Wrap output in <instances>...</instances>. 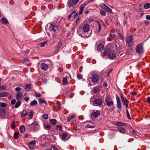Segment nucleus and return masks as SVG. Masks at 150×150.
I'll return each instance as SVG.
<instances>
[{"label": "nucleus", "mask_w": 150, "mask_h": 150, "mask_svg": "<svg viewBox=\"0 0 150 150\" xmlns=\"http://www.w3.org/2000/svg\"><path fill=\"white\" fill-rule=\"evenodd\" d=\"M100 91V89L97 87H96L93 88V92L95 93L98 92Z\"/></svg>", "instance_id": "37"}, {"label": "nucleus", "mask_w": 150, "mask_h": 150, "mask_svg": "<svg viewBox=\"0 0 150 150\" xmlns=\"http://www.w3.org/2000/svg\"><path fill=\"white\" fill-rule=\"evenodd\" d=\"M86 127L88 128H94L95 126L93 125H91L89 124H87L86 125Z\"/></svg>", "instance_id": "53"}, {"label": "nucleus", "mask_w": 150, "mask_h": 150, "mask_svg": "<svg viewBox=\"0 0 150 150\" xmlns=\"http://www.w3.org/2000/svg\"><path fill=\"white\" fill-rule=\"evenodd\" d=\"M36 144V142L35 141H33L28 143L29 145H32L33 146Z\"/></svg>", "instance_id": "50"}, {"label": "nucleus", "mask_w": 150, "mask_h": 150, "mask_svg": "<svg viewBox=\"0 0 150 150\" xmlns=\"http://www.w3.org/2000/svg\"><path fill=\"white\" fill-rule=\"evenodd\" d=\"M105 10L109 13H111L112 12V9L108 7V6L105 9Z\"/></svg>", "instance_id": "43"}, {"label": "nucleus", "mask_w": 150, "mask_h": 150, "mask_svg": "<svg viewBox=\"0 0 150 150\" xmlns=\"http://www.w3.org/2000/svg\"><path fill=\"white\" fill-rule=\"evenodd\" d=\"M144 8L146 9H148L150 8V4L147 3L145 4L144 5Z\"/></svg>", "instance_id": "34"}, {"label": "nucleus", "mask_w": 150, "mask_h": 150, "mask_svg": "<svg viewBox=\"0 0 150 150\" xmlns=\"http://www.w3.org/2000/svg\"><path fill=\"white\" fill-rule=\"evenodd\" d=\"M117 107L119 109L121 110L122 107L121 102L117 103Z\"/></svg>", "instance_id": "36"}, {"label": "nucleus", "mask_w": 150, "mask_h": 150, "mask_svg": "<svg viewBox=\"0 0 150 150\" xmlns=\"http://www.w3.org/2000/svg\"><path fill=\"white\" fill-rule=\"evenodd\" d=\"M111 96L110 95H107L105 97V101L106 103L111 100Z\"/></svg>", "instance_id": "23"}, {"label": "nucleus", "mask_w": 150, "mask_h": 150, "mask_svg": "<svg viewBox=\"0 0 150 150\" xmlns=\"http://www.w3.org/2000/svg\"><path fill=\"white\" fill-rule=\"evenodd\" d=\"M103 53L105 55L107 56L110 59H112L116 57L115 54L112 52L109 49H105Z\"/></svg>", "instance_id": "2"}, {"label": "nucleus", "mask_w": 150, "mask_h": 150, "mask_svg": "<svg viewBox=\"0 0 150 150\" xmlns=\"http://www.w3.org/2000/svg\"><path fill=\"white\" fill-rule=\"evenodd\" d=\"M57 105L58 108H60V106L61 104V103L60 101H58L57 102Z\"/></svg>", "instance_id": "61"}, {"label": "nucleus", "mask_w": 150, "mask_h": 150, "mask_svg": "<svg viewBox=\"0 0 150 150\" xmlns=\"http://www.w3.org/2000/svg\"><path fill=\"white\" fill-rule=\"evenodd\" d=\"M38 103L37 101L35 100H34L32 101L30 103V105L31 106H34L36 105Z\"/></svg>", "instance_id": "30"}, {"label": "nucleus", "mask_w": 150, "mask_h": 150, "mask_svg": "<svg viewBox=\"0 0 150 150\" xmlns=\"http://www.w3.org/2000/svg\"><path fill=\"white\" fill-rule=\"evenodd\" d=\"M91 81L93 83H97L99 81V76L95 74L93 75L91 77Z\"/></svg>", "instance_id": "8"}, {"label": "nucleus", "mask_w": 150, "mask_h": 150, "mask_svg": "<svg viewBox=\"0 0 150 150\" xmlns=\"http://www.w3.org/2000/svg\"><path fill=\"white\" fill-rule=\"evenodd\" d=\"M146 18L147 20H150V15H147L146 17Z\"/></svg>", "instance_id": "64"}, {"label": "nucleus", "mask_w": 150, "mask_h": 150, "mask_svg": "<svg viewBox=\"0 0 150 150\" xmlns=\"http://www.w3.org/2000/svg\"><path fill=\"white\" fill-rule=\"evenodd\" d=\"M126 45L129 46V43H132L133 42V38L132 35H131L129 37H127L126 38Z\"/></svg>", "instance_id": "6"}, {"label": "nucleus", "mask_w": 150, "mask_h": 150, "mask_svg": "<svg viewBox=\"0 0 150 150\" xmlns=\"http://www.w3.org/2000/svg\"><path fill=\"white\" fill-rule=\"evenodd\" d=\"M115 36L114 35L110 34V36L109 37V40L110 41H112L114 39Z\"/></svg>", "instance_id": "38"}, {"label": "nucleus", "mask_w": 150, "mask_h": 150, "mask_svg": "<svg viewBox=\"0 0 150 150\" xmlns=\"http://www.w3.org/2000/svg\"><path fill=\"white\" fill-rule=\"evenodd\" d=\"M120 39L122 40H124V37L122 35H120Z\"/></svg>", "instance_id": "62"}, {"label": "nucleus", "mask_w": 150, "mask_h": 150, "mask_svg": "<svg viewBox=\"0 0 150 150\" xmlns=\"http://www.w3.org/2000/svg\"><path fill=\"white\" fill-rule=\"evenodd\" d=\"M27 111L25 110H23L21 114V116L22 117L25 116L27 114Z\"/></svg>", "instance_id": "32"}, {"label": "nucleus", "mask_w": 150, "mask_h": 150, "mask_svg": "<svg viewBox=\"0 0 150 150\" xmlns=\"http://www.w3.org/2000/svg\"><path fill=\"white\" fill-rule=\"evenodd\" d=\"M30 127L34 131H38L40 129V125L38 122L34 121L29 125Z\"/></svg>", "instance_id": "3"}, {"label": "nucleus", "mask_w": 150, "mask_h": 150, "mask_svg": "<svg viewBox=\"0 0 150 150\" xmlns=\"http://www.w3.org/2000/svg\"><path fill=\"white\" fill-rule=\"evenodd\" d=\"M100 7L103 8L105 10L107 7V6L103 3H101L100 5Z\"/></svg>", "instance_id": "49"}, {"label": "nucleus", "mask_w": 150, "mask_h": 150, "mask_svg": "<svg viewBox=\"0 0 150 150\" xmlns=\"http://www.w3.org/2000/svg\"><path fill=\"white\" fill-rule=\"evenodd\" d=\"M92 115L94 117L96 118L100 115V113L98 111H96V112H92Z\"/></svg>", "instance_id": "20"}, {"label": "nucleus", "mask_w": 150, "mask_h": 150, "mask_svg": "<svg viewBox=\"0 0 150 150\" xmlns=\"http://www.w3.org/2000/svg\"><path fill=\"white\" fill-rule=\"evenodd\" d=\"M116 98L117 103L121 102L120 98L118 96L116 97Z\"/></svg>", "instance_id": "59"}, {"label": "nucleus", "mask_w": 150, "mask_h": 150, "mask_svg": "<svg viewBox=\"0 0 150 150\" xmlns=\"http://www.w3.org/2000/svg\"><path fill=\"white\" fill-rule=\"evenodd\" d=\"M103 45L102 44H100L98 45L97 48V50L98 51H100L103 49Z\"/></svg>", "instance_id": "22"}, {"label": "nucleus", "mask_w": 150, "mask_h": 150, "mask_svg": "<svg viewBox=\"0 0 150 150\" xmlns=\"http://www.w3.org/2000/svg\"><path fill=\"white\" fill-rule=\"evenodd\" d=\"M88 2H86L82 4L80 7V10L79 11V14L81 15L83 13V11L86 6L88 3Z\"/></svg>", "instance_id": "10"}, {"label": "nucleus", "mask_w": 150, "mask_h": 150, "mask_svg": "<svg viewBox=\"0 0 150 150\" xmlns=\"http://www.w3.org/2000/svg\"><path fill=\"white\" fill-rule=\"evenodd\" d=\"M31 88V85L30 84H27L26 85L25 87V89L26 90L29 91Z\"/></svg>", "instance_id": "25"}, {"label": "nucleus", "mask_w": 150, "mask_h": 150, "mask_svg": "<svg viewBox=\"0 0 150 150\" xmlns=\"http://www.w3.org/2000/svg\"><path fill=\"white\" fill-rule=\"evenodd\" d=\"M43 117L45 119H47L48 118V116L47 114H45L43 115Z\"/></svg>", "instance_id": "52"}, {"label": "nucleus", "mask_w": 150, "mask_h": 150, "mask_svg": "<svg viewBox=\"0 0 150 150\" xmlns=\"http://www.w3.org/2000/svg\"><path fill=\"white\" fill-rule=\"evenodd\" d=\"M14 138L15 139H17L19 137V133L18 132H15L14 134Z\"/></svg>", "instance_id": "41"}, {"label": "nucleus", "mask_w": 150, "mask_h": 150, "mask_svg": "<svg viewBox=\"0 0 150 150\" xmlns=\"http://www.w3.org/2000/svg\"><path fill=\"white\" fill-rule=\"evenodd\" d=\"M34 96L36 98H39L41 97L42 95L40 93L35 92H34Z\"/></svg>", "instance_id": "33"}, {"label": "nucleus", "mask_w": 150, "mask_h": 150, "mask_svg": "<svg viewBox=\"0 0 150 150\" xmlns=\"http://www.w3.org/2000/svg\"><path fill=\"white\" fill-rule=\"evenodd\" d=\"M74 117L75 116L74 115H71L69 117L67 118V121L68 122H69L71 120L74 118Z\"/></svg>", "instance_id": "42"}, {"label": "nucleus", "mask_w": 150, "mask_h": 150, "mask_svg": "<svg viewBox=\"0 0 150 150\" xmlns=\"http://www.w3.org/2000/svg\"><path fill=\"white\" fill-rule=\"evenodd\" d=\"M136 51L138 53H142L144 52L143 44H140L137 45L136 48Z\"/></svg>", "instance_id": "5"}, {"label": "nucleus", "mask_w": 150, "mask_h": 150, "mask_svg": "<svg viewBox=\"0 0 150 150\" xmlns=\"http://www.w3.org/2000/svg\"><path fill=\"white\" fill-rule=\"evenodd\" d=\"M103 101L100 98L95 99L93 100V103L97 105H101Z\"/></svg>", "instance_id": "11"}, {"label": "nucleus", "mask_w": 150, "mask_h": 150, "mask_svg": "<svg viewBox=\"0 0 150 150\" xmlns=\"http://www.w3.org/2000/svg\"><path fill=\"white\" fill-rule=\"evenodd\" d=\"M43 126L44 128L47 130L51 129V125L48 123H45L44 124Z\"/></svg>", "instance_id": "17"}, {"label": "nucleus", "mask_w": 150, "mask_h": 150, "mask_svg": "<svg viewBox=\"0 0 150 150\" xmlns=\"http://www.w3.org/2000/svg\"><path fill=\"white\" fill-rule=\"evenodd\" d=\"M97 22L98 23V32L99 33L100 32L101 30V27L100 23L98 21H97Z\"/></svg>", "instance_id": "48"}, {"label": "nucleus", "mask_w": 150, "mask_h": 150, "mask_svg": "<svg viewBox=\"0 0 150 150\" xmlns=\"http://www.w3.org/2000/svg\"><path fill=\"white\" fill-rule=\"evenodd\" d=\"M126 113H127V117L128 118L130 119V115L129 113V111H128V110L127 109L126 110Z\"/></svg>", "instance_id": "55"}, {"label": "nucleus", "mask_w": 150, "mask_h": 150, "mask_svg": "<svg viewBox=\"0 0 150 150\" xmlns=\"http://www.w3.org/2000/svg\"><path fill=\"white\" fill-rule=\"evenodd\" d=\"M122 122L119 121H116L114 122L113 123V125H117L118 126H121Z\"/></svg>", "instance_id": "27"}, {"label": "nucleus", "mask_w": 150, "mask_h": 150, "mask_svg": "<svg viewBox=\"0 0 150 150\" xmlns=\"http://www.w3.org/2000/svg\"><path fill=\"white\" fill-rule=\"evenodd\" d=\"M6 110L4 108H0V117H2L6 114Z\"/></svg>", "instance_id": "16"}, {"label": "nucleus", "mask_w": 150, "mask_h": 150, "mask_svg": "<svg viewBox=\"0 0 150 150\" xmlns=\"http://www.w3.org/2000/svg\"><path fill=\"white\" fill-rule=\"evenodd\" d=\"M40 67L42 69L46 70L48 68L49 65L45 63H42L41 64Z\"/></svg>", "instance_id": "14"}, {"label": "nucleus", "mask_w": 150, "mask_h": 150, "mask_svg": "<svg viewBox=\"0 0 150 150\" xmlns=\"http://www.w3.org/2000/svg\"><path fill=\"white\" fill-rule=\"evenodd\" d=\"M33 111H31L30 112V115L28 117V118L29 119H32L33 117Z\"/></svg>", "instance_id": "44"}, {"label": "nucleus", "mask_w": 150, "mask_h": 150, "mask_svg": "<svg viewBox=\"0 0 150 150\" xmlns=\"http://www.w3.org/2000/svg\"><path fill=\"white\" fill-rule=\"evenodd\" d=\"M60 138L62 140L64 141L68 140L69 139L68 137V134L66 132L63 133L62 134Z\"/></svg>", "instance_id": "9"}, {"label": "nucleus", "mask_w": 150, "mask_h": 150, "mask_svg": "<svg viewBox=\"0 0 150 150\" xmlns=\"http://www.w3.org/2000/svg\"><path fill=\"white\" fill-rule=\"evenodd\" d=\"M56 128L58 129V130L59 131H62V126L60 125H56Z\"/></svg>", "instance_id": "46"}, {"label": "nucleus", "mask_w": 150, "mask_h": 150, "mask_svg": "<svg viewBox=\"0 0 150 150\" xmlns=\"http://www.w3.org/2000/svg\"><path fill=\"white\" fill-rule=\"evenodd\" d=\"M23 63L25 64H28L29 63V61L27 58H25L24 59Z\"/></svg>", "instance_id": "39"}, {"label": "nucleus", "mask_w": 150, "mask_h": 150, "mask_svg": "<svg viewBox=\"0 0 150 150\" xmlns=\"http://www.w3.org/2000/svg\"><path fill=\"white\" fill-rule=\"evenodd\" d=\"M117 129L121 133H125L126 132V130L122 127H118Z\"/></svg>", "instance_id": "19"}, {"label": "nucleus", "mask_w": 150, "mask_h": 150, "mask_svg": "<svg viewBox=\"0 0 150 150\" xmlns=\"http://www.w3.org/2000/svg\"><path fill=\"white\" fill-rule=\"evenodd\" d=\"M0 106L1 108L6 107V105L4 103L1 102L0 103Z\"/></svg>", "instance_id": "45"}, {"label": "nucleus", "mask_w": 150, "mask_h": 150, "mask_svg": "<svg viewBox=\"0 0 150 150\" xmlns=\"http://www.w3.org/2000/svg\"><path fill=\"white\" fill-rule=\"evenodd\" d=\"M106 103L107 106L109 107L112 106L113 105V103L112 100L110 101H108Z\"/></svg>", "instance_id": "28"}, {"label": "nucleus", "mask_w": 150, "mask_h": 150, "mask_svg": "<svg viewBox=\"0 0 150 150\" xmlns=\"http://www.w3.org/2000/svg\"><path fill=\"white\" fill-rule=\"evenodd\" d=\"M21 90V88L19 87H16L15 89V90L16 91H18Z\"/></svg>", "instance_id": "60"}, {"label": "nucleus", "mask_w": 150, "mask_h": 150, "mask_svg": "<svg viewBox=\"0 0 150 150\" xmlns=\"http://www.w3.org/2000/svg\"><path fill=\"white\" fill-rule=\"evenodd\" d=\"M16 98L18 100L21 99L23 97L22 93L19 91L16 94Z\"/></svg>", "instance_id": "15"}, {"label": "nucleus", "mask_w": 150, "mask_h": 150, "mask_svg": "<svg viewBox=\"0 0 150 150\" xmlns=\"http://www.w3.org/2000/svg\"><path fill=\"white\" fill-rule=\"evenodd\" d=\"M57 25L51 24L49 29L51 31H55L57 30Z\"/></svg>", "instance_id": "12"}, {"label": "nucleus", "mask_w": 150, "mask_h": 150, "mask_svg": "<svg viewBox=\"0 0 150 150\" xmlns=\"http://www.w3.org/2000/svg\"><path fill=\"white\" fill-rule=\"evenodd\" d=\"M69 75L67 74L65 77L62 79V83L63 85H66L68 83L67 79L69 77Z\"/></svg>", "instance_id": "13"}, {"label": "nucleus", "mask_w": 150, "mask_h": 150, "mask_svg": "<svg viewBox=\"0 0 150 150\" xmlns=\"http://www.w3.org/2000/svg\"><path fill=\"white\" fill-rule=\"evenodd\" d=\"M21 102L20 101H19L17 102L15 106V108H18L21 105Z\"/></svg>", "instance_id": "35"}, {"label": "nucleus", "mask_w": 150, "mask_h": 150, "mask_svg": "<svg viewBox=\"0 0 150 150\" xmlns=\"http://www.w3.org/2000/svg\"><path fill=\"white\" fill-rule=\"evenodd\" d=\"M16 103V100L15 99L12 100L11 102V104L12 105H14Z\"/></svg>", "instance_id": "54"}, {"label": "nucleus", "mask_w": 150, "mask_h": 150, "mask_svg": "<svg viewBox=\"0 0 150 150\" xmlns=\"http://www.w3.org/2000/svg\"><path fill=\"white\" fill-rule=\"evenodd\" d=\"M100 13L102 16H106L105 12L102 10H100Z\"/></svg>", "instance_id": "31"}, {"label": "nucleus", "mask_w": 150, "mask_h": 150, "mask_svg": "<svg viewBox=\"0 0 150 150\" xmlns=\"http://www.w3.org/2000/svg\"><path fill=\"white\" fill-rule=\"evenodd\" d=\"M0 96L1 97H5L7 96L9 94L7 92H0Z\"/></svg>", "instance_id": "21"}, {"label": "nucleus", "mask_w": 150, "mask_h": 150, "mask_svg": "<svg viewBox=\"0 0 150 150\" xmlns=\"http://www.w3.org/2000/svg\"><path fill=\"white\" fill-rule=\"evenodd\" d=\"M57 121L55 119H52L50 120V122L52 125H55L57 123Z\"/></svg>", "instance_id": "29"}, {"label": "nucleus", "mask_w": 150, "mask_h": 150, "mask_svg": "<svg viewBox=\"0 0 150 150\" xmlns=\"http://www.w3.org/2000/svg\"><path fill=\"white\" fill-rule=\"evenodd\" d=\"M38 101L39 103L40 104H42V103H45V104H47V102L44 99L42 98H40L39 99Z\"/></svg>", "instance_id": "24"}, {"label": "nucleus", "mask_w": 150, "mask_h": 150, "mask_svg": "<svg viewBox=\"0 0 150 150\" xmlns=\"http://www.w3.org/2000/svg\"><path fill=\"white\" fill-rule=\"evenodd\" d=\"M130 94L132 95V96L133 97L136 95V93L135 92L132 91L130 92Z\"/></svg>", "instance_id": "56"}, {"label": "nucleus", "mask_w": 150, "mask_h": 150, "mask_svg": "<svg viewBox=\"0 0 150 150\" xmlns=\"http://www.w3.org/2000/svg\"><path fill=\"white\" fill-rule=\"evenodd\" d=\"M89 29V25L88 24H86L82 26L79 27L77 29V33L78 35L81 37L87 38L91 35V33H88Z\"/></svg>", "instance_id": "1"}, {"label": "nucleus", "mask_w": 150, "mask_h": 150, "mask_svg": "<svg viewBox=\"0 0 150 150\" xmlns=\"http://www.w3.org/2000/svg\"><path fill=\"white\" fill-rule=\"evenodd\" d=\"M20 130L21 132H23L25 130V128L23 126H21L20 127Z\"/></svg>", "instance_id": "40"}, {"label": "nucleus", "mask_w": 150, "mask_h": 150, "mask_svg": "<svg viewBox=\"0 0 150 150\" xmlns=\"http://www.w3.org/2000/svg\"><path fill=\"white\" fill-rule=\"evenodd\" d=\"M62 46V43L60 41H59L58 42V45L56 47V49L57 50H58Z\"/></svg>", "instance_id": "26"}, {"label": "nucleus", "mask_w": 150, "mask_h": 150, "mask_svg": "<svg viewBox=\"0 0 150 150\" xmlns=\"http://www.w3.org/2000/svg\"><path fill=\"white\" fill-rule=\"evenodd\" d=\"M83 78L81 74H79L77 75V78L78 79H81Z\"/></svg>", "instance_id": "57"}, {"label": "nucleus", "mask_w": 150, "mask_h": 150, "mask_svg": "<svg viewBox=\"0 0 150 150\" xmlns=\"http://www.w3.org/2000/svg\"><path fill=\"white\" fill-rule=\"evenodd\" d=\"M1 88L3 90H5L6 89V87L5 86H4L2 85H0Z\"/></svg>", "instance_id": "63"}, {"label": "nucleus", "mask_w": 150, "mask_h": 150, "mask_svg": "<svg viewBox=\"0 0 150 150\" xmlns=\"http://www.w3.org/2000/svg\"><path fill=\"white\" fill-rule=\"evenodd\" d=\"M1 23L2 24H6L8 23V21L7 19L5 18H2L1 19Z\"/></svg>", "instance_id": "18"}, {"label": "nucleus", "mask_w": 150, "mask_h": 150, "mask_svg": "<svg viewBox=\"0 0 150 150\" xmlns=\"http://www.w3.org/2000/svg\"><path fill=\"white\" fill-rule=\"evenodd\" d=\"M15 123V121H13L12 122V124L11 125V127L12 129H14L16 127V126Z\"/></svg>", "instance_id": "51"}, {"label": "nucleus", "mask_w": 150, "mask_h": 150, "mask_svg": "<svg viewBox=\"0 0 150 150\" xmlns=\"http://www.w3.org/2000/svg\"><path fill=\"white\" fill-rule=\"evenodd\" d=\"M120 96L123 105H125L126 108L127 109L128 107L129 101L126 98H124V97L123 96L122 94H120Z\"/></svg>", "instance_id": "4"}, {"label": "nucleus", "mask_w": 150, "mask_h": 150, "mask_svg": "<svg viewBox=\"0 0 150 150\" xmlns=\"http://www.w3.org/2000/svg\"><path fill=\"white\" fill-rule=\"evenodd\" d=\"M54 150H58V149L54 146H52L51 147Z\"/></svg>", "instance_id": "58"}, {"label": "nucleus", "mask_w": 150, "mask_h": 150, "mask_svg": "<svg viewBox=\"0 0 150 150\" xmlns=\"http://www.w3.org/2000/svg\"><path fill=\"white\" fill-rule=\"evenodd\" d=\"M47 42L45 41L40 43V45L41 47H43L47 44Z\"/></svg>", "instance_id": "47"}, {"label": "nucleus", "mask_w": 150, "mask_h": 150, "mask_svg": "<svg viewBox=\"0 0 150 150\" xmlns=\"http://www.w3.org/2000/svg\"><path fill=\"white\" fill-rule=\"evenodd\" d=\"M67 5L69 8L74 9L75 8L76 5L74 4L73 0H69L67 3Z\"/></svg>", "instance_id": "7"}]
</instances>
